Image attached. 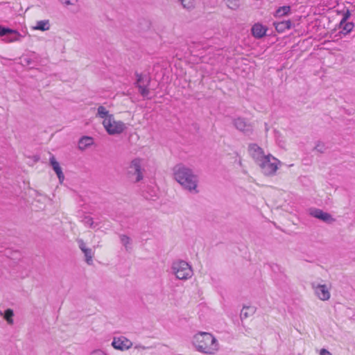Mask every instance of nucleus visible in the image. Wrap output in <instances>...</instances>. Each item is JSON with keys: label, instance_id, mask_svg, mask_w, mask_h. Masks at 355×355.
I'll return each instance as SVG.
<instances>
[{"label": "nucleus", "instance_id": "1", "mask_svg": "<svg viewBox=\"0 0 355 355\" xmlns=\"http://www.w3.org/2000/svg\"><path fill=\"white\" fill-rule=\"evenodd\" d=\"M173 176L182 189L192 194L198 193V177L192 169L184 165H177L173 168Z\"/></svg>", "mask_w": 355, "mask_h": 355}, {"label": "nucleus", "instance_id": "2", "mask_svg": "<svg viewBox=\"0 0 355 355\" xmlns=\"http://www.w3.org/2000/svg\"><path fill=\"white\" fill-rule=\"evenodd\" d=\"M193 345L197 351L205 354H214L218 350V342L213 334H195Z\"/></svg>", "mask_w": 355, "mask_h": 355}, {"label": "nucleus", "instance_id": "3", "mask_svg": "<svg viewBox=\"0 0 355 355\" xmlns=\"http://www.w3.org/2000/svg\"><path fill=\"white\" fill-rule=\"evenodd\" d=\"M171 272L177 279L180 280H187L193 275L191 266L183 260H178L173 262Z\"/></svg>", "mask_w": 355, "mask_h": 355}, {"label": "nucleus", "instance_id": "4", "mask_svg": "<svg viewBox=\"0 0 355 355\" xmlns=\"http://www.w3.org/2000/svg\"><path fill=\"white\" fill-rule=\"evenodd\" d=\"M261 172L267 176L274 175L281 164V162L270 154L262 159L258 164Z\"/></svg>", "mask_w": 355, "mask_h": 355}, {"label": "nucleus", "instance_id": "5", "mask_svg": "<svg viewBox=\"0 0 355 355\" xmlns=\"http://www.w3.org/2000/svg\"><path fill=\"white\" fill-rule=\"evenodd\" d=\"M142 159L135 158L131 161L127 168V176L133 182H139L144 178V169L142 168Z\"/></svg>", "mask_w": 355, "mask_h": 355}, {"label": "nucleus", "instance_id": "6", "mask_svg": "<svg viewBox=\"0 0 355 355\" xmlns=\"http://www.w3.org/2000/svg\"><path fill=\"white\" fill-rule=\"evenodd\" d=\"M102 124L110 135H119L126 129L125 124L121 121L115 120L114 115L104 119Z\"/></svg>", "mask_w": 355, "mask_h": 355}, {"label": "nucleus", "instance_id": "7", "mask_svg": "<svg viewBox=\"0 0 355 355\" xmlns=\"http://www.w3.org/2000/svg\"><path fill=\"white\" fill-rule=\"evenodd\" d=\"M311 288L314 291L315 295L322 301L329 300L331 293L329 288L326 284H322L316 282L311 284Z\"/></svg>", "mask_w": 355, "mask_h": 355}, {"label": "nucleus", "instance_id": "8", "mask_svg": "<svg viewBox=\"0 0 355 355\" xmlns=\"http://www.w3.org/2000/svg\"><path fill=\"white\" fill-rule=\"evenodd\" d=\"M136 86L139 88L141 95L144 97H147L149 94L148 86L150 82V78L137 73H136Z\"/></svg>", "mask_w": 355, "mask_h": 355}, {"label": "nucleus", "instance_id": "9", "mask_svg": "<svg viewBox=\"0 0 355 355\" xmlns=\"http://www.w3.org/2000/svg\"><path fill=\"white\" fill-rule=\"evenodd\" d=\"M248 152L257 164L267 155L263 150L256 144H249Z\"/></svg>", "mask_w": 355, "mask_h": 355}, {"label": "nucleus", "instance_id": "10", "mask_svg": "<svg viewBox=\"0 0 355 355\" xmlns=\"http://www.w3.org/2000/svg\"><path fill=\"white\" fill-rule=\"evenodd\" d=\"M77 242L79 248L84 254L85 262L89 266L92 265L94 251L92 248H88L83 239H78Z\"/></svg>", "mask_w": 355, "mask_h": 355}, {"label": "nucleus", "instance_id": "11", "mask_svg": "<svg viewBox=\"0 0 355 355\" xmlns=\"http://www.w3.org/2000/svg\"><path fill=\"white\" fill-rule=\"evenodd\" d=\"M112 345L116 349L125 350L130 349L132 345V342L123 336L118 338H114Z\"/></svg>", "mask_w": 355, "mask_h": 355}, {"label": "nucleus", "instance_id": "12", "mask_svg": "<svg viewBox=\"0 0 355 355\" xmlns=\"http://www.w3.org/2000/svg\"><path fill=\"white\" fill-rule=\"evenodd\" d=\"M309 214L314 218L320 219L325 223H331L335 221V219L327 212H324L320 209H311Z\"/></svg>", "mask_w": 355, "mask_h": 355}, {"label": "nucleus", "instance_id": "13", "mask_svg": "<svg viewBox=\"0 0 355 355\" xmlns=\"http://www.w3.org/2000/svg\"><path fill=\"white\" fill-rule=\"evenodd\" d=\"M234 125L235 128L243 132L245 135H250L252 132V126L250 123H248L244 119L238 118L234 120Z\"/></svg>", "mask_w": 355, "mask_h": 355}, {"label": "nucleus", "instance_id": "14", "mask_svg": "<svg viewBox=\"0 0 355 355\" xmlns=\"http://www.w3.org/2000/svg\"><path fill=\"white\" fill-rule=\"evenodd\" d=\"M49 161H50V164L52 166L55 173H56L60 182L62 183L64 180V175L62 173V170L61 166H60L59 162L56 161L54 156H51L50 157Z\"/></svg>", "mask_w": 355, "mask_h": 355}, {"label": "nucleus", "instance_id": "15", "mask_svg": "<svg viewBox=\"0 0 355 355\" xmlns=\"http://www.w3.org/2000/svg\"><path fill=\"white\" fill-rule=\"evenodd\" d=\"M31 28L35 31H46L50 30L51 23L49 19L37 21Z\"/></svg>", "mask_w": 355, "mask_h": 355}, {"label": "nucleus", "instance_id": "16", "mask_svg": "<svg viewBox=\"0 0 355 355\" xmlns=\"http://www.w3.org/2000/svg\"><path fill=\"white\" fill-rule=\"evenodd\" d=\"M267 29L260 24H255L252 28V34L256 38H261L266 35Z\"/></svg>", "mask_w": 355, "mask_h": 355}, {"label": "nucleus", "instance_id": "17", "mask_svg": "<svg viewBox=\"0 0 355 355\" xmlns=\"http://www.w3.org/2000/svg\"><path fill=\"white\" fill-rule=\"evenodd\" d=\"M257 311L254 306H244L241 311L240 317L241 320L252 316Z\"/></svg>", "mask_w": 355, "mask_h": 355}, {"label": "nucleus", "instance_id": "18", "mask_svg": "<svg viewBox=\"0 0 355 355\" xmlns=\"http://www.w3.org/2000/svg\"><path fill=\"white\" fill-rule=\"evenodd\" d=\"M275 29L279 33L284 32L286 29H289L291 26V22L289 20L277 21L274 23Z\"/></svg>", "mask_w": 355, "mask_h": 355}, {"label": "nucleus", "instance_id": "19", "mask_svg": "<svg viewBox=\"0 0 355 355\" xmlns=\"http://www.w3.org/2000/svg\"><path fill=\"white\" fill-rule=\"evenodd\" d=\"M93 144V139L90 137H83L78 142V148L80 150H85Z\"/></svg>", "mask_w": 355, "mask_h": 355}, {"label": "nucleus", "instance_id": "20", "mask_svg": "<svg viewBox=\"0 0 355 355\" xmlns=\"http://www.w3.org/2000/svg\"><path fill=\"white\" fill-rule=\"evenodd\" d=\"M120 241L121 244L125 247V249L127 252H129L131 249L132 240L131 239L125 234H121L119 236Z\"/></svg>", "mask_w": 355, "mask_h": 355}, {"label": "nucleus", "instance_id": "21", "mask_svg": "<svg viewBox=\"0 0 355 355\" xmlns=\"http://www.w3.org/2000/svg\"><path fill=\"white\" fill-rule=\"evenodd\" d=\"M81 221L85 226L92 229H95L98 225V223H95L93 218L87 215L83 217Z\"/></svg>", "mask_w": 355, "mask_h": 355}, {"label": "nucleus", "instance_id": "22", "mask_svg": "<svg viewBox=\"0 0 355 355\" xmlns=\"http://www.w3.org/2000/svg\"><path fill=\"white\" fill-rule=\"evenodd\" d=\"M0 315L2 316L9 324H12L13 323V316L14 312L12 309H8L3 313L0 311Z\"/></svg>", "mask_w": 355, "mask_h": 355}, {"label": "nucleus", "instance_id": "23", "mask_svg": "<svg viewBox=\"0 0 355 355\" xmlns=\"http://www.w3.org/2000/svg\"><path fill=\"white\" fill-rule=\"evenodd\" d=\"M111 115L112 114L109 113V111L104 106L101 105L97 108L96 117L103 119L104 120Z\"/></svg>", "mask_w": 355, "mask_h": 355}, {"label": "nucleus", "instance_id": "24", "mask_svg": "<svg viewBox=\"0 0 355 355\" xmlns=\"http://www.w3.org/2000/svg\"><path fill=\"white\" fill-rule=\"evenodd\" d=\"M182 7L187 10H192L194 8V0H178Z\"/></svg>", "mask_w": 355, "mask_h": 355}, {"label": "nucleus", "instance_id": "25", "mask_svg": "<svg viewBox=\"0 0 355 355\" xmlns=\"http://www.w3.org/2000/svg\"><path fill=\"white\" fill-rule=\"evenodd\" d=\"M9 34H11L12 36H10L7 42H13L16 41L20 40L21 37H22V35L18 33L17 31L12 30V32L9 33Z\"/></svg>", "mask_w": 355, "mask_h": 355}, {"label": "nucleus", "instance_id": "26", "mask_svg": "<svg viewBox=\"0 0 355 355\" xmlns=\"http://www.w3.org/2000/svg\"><path fill=\"white\" fill-rule=\"evenodd\" d=\"M227 6L232 10H236L239 7V0H225Z\"/></svg>", "mask_w": 355, "mask_h": 355}, {"label": "nucleus", "instance_id": "27", "mask_svg": "<svg viewBox=\"0 0 355 355\" xmlns=\"http://www.w3.org/2000/svg\"><path fill=\"white\" fill-rule=\"evenodd\" d=\"M290 10H291V8L289 6L281 7L276 11V16L282 17L285 15H287L290 12Z\"/></svg>", "mask_w": 355, "mask_h": 355}, {"label": "nucleus", "instance_id": "28", "mask_svg": "<svg viewBox=\"0 0 355 355\" xmlns=\"http://www.w3.org/2000/svg\"><path fill=\"white\" fill-rule=\"evenodd\" d=\"M315 150L318 153H323L326 150V146L322 142H318L314 148Z\"/></svg>", "mask_w": 355, "mask_h": 355}, {"label": "nucleus", "instance_id": "29", "mask_svg": "<svg viewBox=\"0 0 355 355\" xmlns=\"http://www.w3.org/2000/svg\"><path fill=\"white\" fill-rule=\"evenodd\" d=\"M10 32H12V29L5 28L0 26V36H3L6 34H9V33Z\"/></svg>", "mask_w": 355, "mask_h": 355}, {"label": "nucleus", "instance_id": "30", "mask_svg": "<svg viewBox=\"0 0 355 355\" xmlns=\"http://www.w3.org/2000/svg\"><path fill=\"white\" fill-rule=\"evenodd\" d=\"M63 5L67 6H74L78 0H59Z\"/></svg>", "mask_w": 355, "mask_h": 355}, {"label": "nucleus", "instance_id": "31", "mask_svg": "<svg viewBox=\"0 0 355 355\" xmlns=\"http://www.w3.org/2000/svg\"><path fill=\"white\" fill-rule=\"evenodd\" d=\"M354 27L353 23H346L343 26V30L346 31V33H349Z\"/></svg>", "mask_w": 355, "mask_h": 355}, {"label": "nucleus", "instance_id": "32", "mask_svg": "<svg viewBox=\"0 0 355 355\" xmlns=\"http://www.w3.org/2000/svg\"><path fill=\"white\" fill-rule=\"evenodd\" d=\"M89 355H107L105 352L101 350H94Z\"/></svg>", "mask_w": 355, "mask_h": 355}, {"label": "nucleus", "instance_id": "33", "mask_svg": "<svg viewBox=\"0 0 355 355\" xmlns=\"http://www.w3.org/2000/svg\"><path fill=\"white\" fill-rule=\"evenodd\" d=\"M320 355H332L329 351L325 349H322L320 350Z\"/></svg>", "mask_w": 355, "mask_h": 355}, {"label": "nucleus", "instance_id": "34", "mask_svg": "<svg viewBox=\"0 0 355 355\" xmlns=\"http://www.w3.org/2000/svg\"><path fill=\"white\" fill-rule=\"evenodd\" d=\"M350 15V13L349 11L347 12V13L345 15L343 19H342L340 24H342Z\"/></svg>", "mask_w": 355, "mask_h": 355}, {"label": "nucleus", "instance_id": "35", "mask_svg": "<svg viewBox=\"0 0 355 355\" xmlns=\"http://www.w3.org/2000/svg\"><path fill=\"white\" fill-rule=\"evenodd\" d=\"M199 333L202 334V333H205V332L204 331H200Z\"/></svg>", "mask_w": 355, "mask_h": 355}]
</instances>
